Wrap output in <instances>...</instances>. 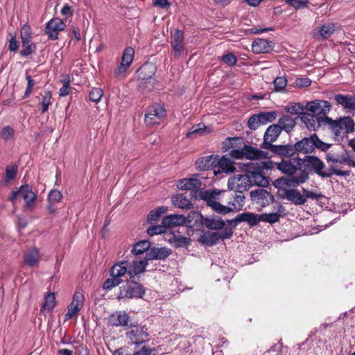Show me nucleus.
<instances>
[{"instance_id": "obj_1", "label": "nucleus", "mask_w": 355, "mask_h": 355, "mask_svg": "<svg viewBox=\"0 0 355 355\" xmlns=\"http://www.w3.org/2000/svg\"><path fill=\"white\" fill-rule=\"evenodd\" d=\"M202 200L214 211L222 214L241 210L245 204V197L241 192L234 191H216L209 189L200 192Z\"/></svg>"}, {"instance_id": "obj_2", "label": "nucleus", "mask_w": 355, "mask_h": 355, "mask_svg": "<svg viewBox=\"0 0 355 355\" xmlns=\"http://www.w3.org/2000/svg\"><path fill=\"white\" fill-rule=\"evenodd\" d=\"M331 146L332 144L321 141L316 134H313L309 137H304L295 144L296 153L304 154L312 153L315 148L327 152Z\"/></svg>"}, {"instance_id": "obj_3", "label": "nucleus", "mask_w": 355, "mask_h": 355, "mask_svg": "<svg viewBox=\"0 0 355 355\" xmlns=\"http://www.w3.org/2000/svg\"><path fill=\"white\" fill-rule=\"evenodd\" d=\"M325 120L329 124L334 134L337 137H342L345 134L352 132L354 130L355 123L349 116L341 117L335 121L327 116Z\"/></svg>"}, {"instance_id": "obj_4", "label": "nucleus", "mask_w": 355, "mask_h": 355, "mask_svg": "<svg viewBox=\"0 0 355 355\" xmlns=\"http://www.w3.org/2000/svg\"><path fill=\"white\" fill-rule=\"evenodd\" d=\"M145 293V288L141 284L135 281L128 282L119 288V299L141 298Z\"/></svg>"}, {"instance_id": "obj_5", "label": "nucleus", "mask_w": 355, "mask_h": 355, "mask_svg": "<svg viewBox=\"0 0 355 355\" xmlns=\"http://www.w3.org/2000/svg\"><path fill=\"white\" fill-rule=\"evenodd\" d=\"M304 167L322 178H329L331 176V173L326 169L324 162L317 157L315 156H306L303 159Z\"/></svg>"}, {"instance_id": "obj_6", "label": "nucleus", "mask_w": 355, "mask_h": 355, "mask_svg": "<svg viewBox=\"0 0 355 355\" xmlns=\"http://www.w3.org/2000/svg\"><path fill=\"white\" fill-rule=\"evenodd\" d=\"M233 234L231 228L225 227L220 232H207L200 236L199 242L208 246H212L218 243L219 240L230 239Z\"/></svg>"}, {"instance_id": "obj_7", "label": "nucleus", "mask_w": 355, "mask_h": 355, "mask_svg": "<svg viewBox=\"0 0 355 355\" xmlns=\"http://www.w3.org/2000/svg\"><path fill=\"white\" fill-rule=\"evenodd\" d=\"M135 57V50L132 47H127L124 49L121 60L114 69L116 77H125L130 68Z\"/></svg>"}, {"instance_id": "obj_8", "label": "nucleus", "mask_w": 355, "mask_h": 355, "mask_svg": "<svg viewBox=\"0 0 355 355\" xmlns=\"http://www.w3.org/2000/svg\"><path fill=\"white\" fill-rule=\"evenodd\" d=\"M227 186L231 191L243 193L251 187L250 178L245 174L235 175L229 179Z\"/></svg>"}, {"instance_id": "obj_9", "label": "nucleus", "mask_w": 355, "mask_h": 355, "mask_svg": "<svg viewBox=\"0 0 355 355\" xmlns=\"http://www.w3.org/2000/svg\"><path fill=\"white\" fill-rule=\"evenodd\" d=\"M263 151L256 149L250 146L244 145L241 149H233L231 150L230 155L236 159L245 157L249 159H259L264 157Z\"/></svg>"}, {"instance_id": "obj_10", "label": "nucleus", "mask_w": 355, "mask_h": 355, "mask_svg": "<svg viewBox=\"0 0 355 355\" xmlns=\"http://www.w3.org/2000/svg\"><path fill=\"white\" fill-rule=\"evenodd\" d=\"M166 116V110L161 105L149 107L145 114V122L148 125L159 124Z\"/></svg>"}, {"instance_id": "obj_11", "label": "nucleus", "mask_w": 355, "mask_h": 355, "mask_svg": "<svg viewBox=\"0 0 355 355\" xmlns=\"http://www.w3.org/2000/svg\"><path fill=\"white\" fill-rule=\"evenodd\" d=\"M21 39L22 42V50L20 53L23 56H28L33 53L36 46L32 42L31 28L28 25L24 24L21 30Z\"/></svg>"}, {"instance_id": "obj_12", "label": "nucleus", "mask_w": 355, "mask_h": 355, "mask_svg": "<svg viewBox=\"0 0 355 355\" xmlns=\"http://www.w3.org/2000/svg\"><path fill=\"white\" fill-rule=\"evenodd\" d=\"M85 297L82 292L76 291L73 297L72 302L68 306L67 313L65 314L64 320H68L77 317L79 311L84 306Z\"/></svg>"}, {"instance_id": "obj_13", "label": "nucleus", "mask_w": 355, "mask_h": 355, "mask_svg": "<svg viewBox=\"0 0 355 355\" xmlns=\"http://www.w3.org/2000/svg\"><path fill=\"white\" fill-rule=\"evenodd\" d=\"M66 27L64 21L58 18H53L45 26V34L52 40L58 39L59 33L63 31Z\"/></svg>"}, {"instance_id": "obj_14", "label": "nucleus", "mask_w": 355, "mask_h": 355, "mask_svg": "<svg viewBox=\"0 0 355 355\" xmlns=\"http://www.w3.org/2000/svg\"><path fill=\"white\" fill-rule=\"evenodd\" d=\"M202 182L199 178V175L195 174L189 178H184L180 180L178 183V187L182 190H196V195H198V196L202 199L200 196V192L202 190L199 189L202 187Z\"/></svg>"}, {"instance_id": "obj_15", "label": "nucleus", "mask_w": 355, "mask_h": 355, "mask_svg": "<svg viewBox=\"0 0 355 355\" xmlns=\"http://www.w3.org/2000/svg\"><path fill=\"white\" fill-rule=\"evenodd\" d=\"M335 31V24L328 22L313 28L311 31V36L317 41H323L329 38L334 34Z\"/></svg>"}, {"instance_id": "obj_16", "label": "nucleus", "mask_w": 355, "mask_h": 355, "mask_svg": "<svg viewBox=\"0 0 355 355\" xmlns=\"http://www.w3.org/2000/svg\"><path fill=\"white\" fill-rule=\"evenodd\" d=\"M309 178L307 173L302 171L297 175H287L276 180V183L282 187H295L299 184L305 182Z\"/></svg>"}, {"instance_id": "obj_17", "label": "nucleus", "mask_w": 355, "mask_h": 355, "mask_svg": "<svg viewBox=\"0 0 355 355\" xmlns=\"http://www.w3.org/2000/svg\"><path fill=\"white\" fill-rule=\"evenodd\" d=\"M126 336L130 341L138 345L149 340L148 329L144 327H135L126 333Z\"/></svg>"}, {"instance_id": "obj_18", "label": "nucleus", "mask_w": 355, "mask_h": 355, "mask_svg": "<svg viewBox=\"0 0 355 355\" xmlns=\"http://www.w3.org/2000/svg\"><path fill=\"white\" fill-rule=\"evenodd\" d=\"M252 201L260 205L266 207L272 202L273 196L266 189H257L250 191Z\"/></svg>"}, {"instance_id": "obj_19", "label": "nucleus", "mask_w": 355, "mask_h": 355, "mask_svg": "<svg viewBox=\"0 0 355 355\" xmlns=\"http://www.w3.org/2000/svg\"><path fill=\"white\" fill-rule=\"evenodd\" d=\"M281 132L282 128L280 125L276 124L270 125L265 132L263 136L264 142L261 147L266 149L270 148V146H273L272 143L277 140Z\"/></svg>"}, {"instance_id": "obj_20", "label": "nucleus", "mask_w": 355, "mask_h": 355, "mask_svg": "<svg viewBox=\"0 0 355 355\" xmlns=\"http://www.w3.org/2000/svg\"><path fill=\"white\" fill-rule=\"evenodd\" d=\"M331 104L326 101L315 100L308 102L305 105V109L315 114H325L331 109Z\"/></svg>"}, {"instance_id": "obj_21", "label": "nucleus", "mask_w": 355, "mask_h": 355, "mask_svg": "<svg viewBox=\"0 0 355 355\" xmlns=\"http://www.w3.org/2000/svg\"><path fill=\"white\" fill-rule=\"evenodd\" d=\"M171 46L177 57H179L184 51V35L180 30H175L171 35Z\"/></svg>"}, {"instance_id": "obj_22", "label": "nucleus", "mask_w": 355, "mask_h": 355, "mask_svg": "<svg viewBox=\"0 0 355 355\" xmlns=\"http://www.w3.org/2000/svg\"><path fill=\"white\" fill-rule=\"evenodd\" d=\"M129 261H121L116 263L112 266L110 270L111 277H116L117 279H121L122 277L127 275L129 277Z\"/></svg>"}, {"instance_id": "obj_23", "label": "nucleus", "mask_w": 355, "mask_h": 355, "mask_svg": "<svg viewBox=\"0 0 355 355\" xmlns=\"http://www.w3.org/2000/svg\"><path fill=\"white\" fill-rule=\"evenodd\" d=\"M20 196L26 202V207L32 209L34 207V202L36 199V194L32 191L28 184L22 185L19 188Z\"/></svg>"}, {"instance_id": "obj_24", "label": "nucleus", "mask_w": 355, "mask_h": 355, "mask_svg": "<svg viewBox=\"0 0 355 355\" xmlns=\"http://www.w3.org/2000/svg\"><path fill=\"white\" fill-rule=\"evenodd\" d=\"M148 261L146 258L144 260L134 259L131 263L129 262V279H134L135 276L143 273L146 270L148 265Z\"/></svg>"}, {"instance_id": "obj_25", "label": "nucleus", "mask_w": 355, "mask_h": 355, "mask_svg": "<svg viewBox=\"0 0 355 355\" xmlns=\"http://www.w3.org/2000/svg\"><path fill=\"white\" fill-rule=\"evenodd\" d=\"M268 150H270L275 153L285 157H291L296 153L295 144L293 146L290 144L273 145L270 146Z\"/></svg>"}, {"instance_id": "obj_26", "label": "nucleus", "mask_w": 355, "mask_h": 355, "mask_svg": "<svg viewBox=\"0 0 355 355\" xmlns=\"http://www.w3.org/2000/svg\"><path fill=\"white\" fill-rule=\"evenodd\" d=\"M347 164V152H345L341 157H340L338 160L335 161L333 164H331V166L329 169V172L332 174L338 175V176H349L350 174L349 171H344L338 168L339 165Z\"/></svg>"}, {"instance_id": "obj_27", "label": "nucleus", "mask_w": 355, "mask_h": 355, "mask_svg": "<svg viewBox=\"0 0 355 355\" xmlns=\"http://www.w3.org/2000/svg\"><path fill=\"white\" fill-rule=\"evenodd\" d=\"M272 48V42L262 38L255 40L252 44V51L257 54L267 53L271 50Z\"/></svg>"}, {"instance_id": "obj_28", "label": "nucleus", "mask_w": 355, "mask_h": 355, "mask_svg": "<svg viewBox=\"0 0 355 355\" xmlns=\"http://www.w3.org/2000/svg\"><path fill=\"white\" fill-rule=\"evenodd\" d=\"M171 253V250L166 248H152L146 254L147 260L164 259Z\"/></svg>"}, {"instance_id": "obj_29", "label": "nucleus", "mask_w": 355, "mask_h": 355, "mask_svg": "<svg viewBox=\"0 0 355 355\" xmlns=\"http://www.w3.org/2000/svg\"><path fill=\"white\" fill-rule=\"evenodd\" d=\"M284 198L295 205H302L306 202V198L295 189H286Z\"/></svg>"}, {"instance_id": "obj_30", "label": "nucleus", "mask_w": 355, "mask_h": 355, "mask_svg": "<svg viewBox=\"0 0 355 355\" xmlns=\"http://www.w3.org/2000/svg\"><path fill=\"white\" fill-rule=\"evenodd\" d=\"M217 162V157L214 155H208L200 157L196 162V168L199 170H209L212 168Z\"/></svg>"}, {"instance_id": "obj_31", "label": "nucleus", "mask_w": 355, "mask_h": 355, "mask_svg": "<svg viewBox=\"0 0 355 355\" xmlns=\"http://www.w3.org/2000/svg\"><path fill=\"white\" fill-rule=\"evenodd\" d=\"M235 221L241 223L245 222L250 227L257 225L260 222V214L252 212H243L236 216Z\"/></svg>"}, {"instance_id": "obj_32", "label": "nucleus", "mask_w": 355, "mask_h": 355, "mask_svg": "<svg viewBox=\"0 0 355 355\" xmlns=\"http://www.w3.org/2000/svg\"><path fill=\"white\" fill-rule=\"evenodd\" d=\"M166 236L165 240L177 248L187 246L190 243V239L175 234L171 232H168V234H166Z\"/></svg>"}, {"instance_id": "obj_33", "label": "nucleus", "mask_w": 355, "mask_h": 355, "mask_svg": "<svg viewBox=\"0 0 355 355\" xmlns=\"http://www.w3.org/2000/svg\"><path fill=\"white\" fill-rule=\"evenodd\" d=\"M24 263L31 266H37L40 261L39 250L36 248L26 250L24 255Z\"/></svg>"}, {"instance_id": "obj_34", "label": "nucleus", "mask_w": 355, "mask_h": 355, "mask_svg": "<svg viewBox=\"0 0 355 355\" xmlns=\"http://www.w3.org/2000/svg\"><path fill=\"white\" fill-rule=\"evenodd\" d=\"M129 316L125 312H117L110 315L109 323L115 327L126 326L128 324Z\"/></svg>"}, {"instance_id": "obj_35", "label": "nucleus", "mask_w": 355, "mask_h": 355, "mask_svg": "<svg viewBox=\"0 0 355 355\" xmlns=\"http://www.w3.org/2000/svg\"><path fill=\"white\" fill-rule=\"evenodd\" d=\"M216 164L218 166V170H214V173L216 175L220 173V169L221 171L225 172L226 173H233L235 171V167L233 165V162L232 160L227 157L226 156H223L220 159H217Z\"/></svg>"}, {"instance_id": "obj_36", "label": "nucleus", "mask_w": 355, "mask_h": 355, "mask_svg": "<svg viewBox=\"0 0 355 355\" xmlns=\"http://www.w3.org/2000/svg\"><path fill=\"white\" fill-rule=\"evenodd\" d=\"M186 223V218L183 215L173 214L162 219V223L167 227L179 226Z\"/></svg>"}, {"instance_id": "obj_37", "label": "nucleus", "mask_w": 355, "mask_h": 355, "mask_svg": "<svg viewBox=\"0 0 355 355\" xmlns=\"http://www.w3.org/2000/svg\"><path fill=\"white\" fill-rule=\"evenodd\" d=\"M205 226L209 230H223L225 229V222L218 217L206 218L203 220Z\"/></svg>"}, {"instance_id": "obj_38", "label": "nucleus", "mask_w": 355, "mask_h": 355, "mask_svg": "<svg viewBox=\"0 0 355 355\" xmlns=\"http://www.w3.org/2000/svg\"><path fill=\"white\" fill-rule=\"evenodd\" d=\"M172 204L177 207L190 209L193 205L191 201L182 194H177L171 198Z\"/></svg>"}, {"instance_id": "obj_39", "label": "nucleus", "mask_w": 355, "mask_h": 355, "mask_svg": "<svg viewBox=\"0 0 355 355\" xmlns=\"http://www.w3.org/2000/svg\"><path fill=\"white\" fill-rule=\"evenodd\" d=\"M336 102L350 110H355V96H345L343 94H337L335 96Z\"/></svg>"}, {"instance_id": "obj_40", "label": "nucleus", "mask_w": 355, "mask_h": 355, "mask_svg": "<svg viewBox=\"0 0 355 355\" xmlns=\"http://www.w3.org/2000/svg\"><path fill=\"white\" fill-rule=\"evenodd\" d=\"M210 132L209 129L205 125L198 123L193 125L187 134V137L194 139L198 135H205Z\"/></svg>"}, {"instance_id": "obj_41", "label": "nucleus", "mask_w": 355, "mask_h": 355, "mask_svg": "<svg viewBox=\"0 0 355 355\" xmlns=\"http://www.w3.org/2000/svg\"><path fill=\"white\" fill-rule=\"evenodd\" d=\"M277 168L287 175H294L296 173L297 168L290 161L282 160L277 164Z\"/></svg>"}, {"instance_id": "obj_42", "label": "nucleus", "mask_w": 355, "mask_h": 355, "mask_svg": "<svg viewBox=\"0 0 355 355\" xmlns=\"http://www.w3.org/2000/svg\"><path fill=\"white\" fill-rule=\"evenodd\" d=\"M278 123V125L281 126L282 130H284L287 132H291L295 125V120L288 115L281 117Z\"/></svg>"}, {"instance_id": "obj_43", "label": "nucleus", "mask_w": 355, "mask_h": 355, "mask_svg": "<svg viewBox=\"0 0 355 355\" xmlns=\"http://www.w3.org/2000/svg\"><path fill=\"white\" fill-rule=\"evenodd\" d=\"M301 119L310 130H315V127L319 125L318 119L313 114L304 113L302 114Z\"/></svg>"}, {"instance_id": "obj_44", "label": "nucleus", "mask_w": 355, "mask_h": 355, "mask_svg": "<svg viewBox=\"0 0 355 355\" xmlns=\"http://www.w3.org/2000/svg\"><path fill=\"white\" fill-rule=\"evenodd\" d=\"M249 177L250 178L251 186L257 184L261 187H266L269 183L268 179L260 173L253 172Z\"/></svg>"}, {"instance_id": "obj_45", "label": "nucleus", "mask_w": 355, "mask_h": 355, "mask_svg": "<svg viewBox=\"0 0 355 355\" xmlns=\"http://www.w3.org/2000/svg\"><path fill=\"white\" fill-rule=\"evenodd\" d=\"M345 152L343 150V149L337 146L336 148H334L331 150H330L326 155V159L328 163H331L333 164L335 161L338 160V159L341 157Z\"/></svg>"}, {"instance_id": "obj_46", "label": "nucleus", "mask_w": 355, "mask_h": 355, "mask_svg": "<svg viewBox=\"0 0 355 355\" xmlns=\"http://www.w3.org/2000/svg\"><path fill=\"white\" fill-rule=\"evenodd\" d=\"M282 208V207L280 206L278 209V212L260 214V222L262 221L270 224L278 222L281 216V214H279V212Z\"/></svg>"}, {"instance_id": "obj_47", "label": "nucleus", "mask_w": 355, "mask_h": 355, "mask_svg": "<svg viewBox=\"0 0 355 355\" xmlns=\"http://www.w3.org/2000/svg\"><path fill=\"white\" fill-rule=\"evenodd\" d=\"M150 243L148 241H141L137 242L132 248L131 252L135 255L143 254L146 251H148Z\"/></svg>"}, {"instance_id": "obj_48", "label": "nucleus", "mask_w": 355, "mask_h": 355, "mask_svg": "<svg viewBox=\"0 0 355 355\" xmlns=\"http://www.w3.org/2000/svg\"><path fill=\"white\" fill-rule=\"evenodd\" d=\"M55 306V297L53 293H48L45 296V302L42 306L44 311H51Z\"/></svg>"}, {"instance_id": "obj_49", "label": "nucleus", "mask_w": 355, "mask_h": 355, "mask_svg": "<svg viewBox=\"0 0 355 355\" xmlns=\"http://www.w3.org/2000/svg\"><path fill=\"white\" fill-rule=\"evenodd\" d=\"M257 115L261 124H266L267 123L272 122L277 117V113L275 111L263 112L258 114Z\"/></svg>"}, {"instance_id": "obj_50", "label": "nucleus", "mask_w": 355, "mask_h": 355, "mask_svg": "<svg viewBox=\"0 0 355 355\" xmlns=\"http://www.w3.org/2000/svg\"><path fill=\"white\" fill-rule=\"evenodd\" d=\"M286 112L291 114H300L304 111V107L299 103H292L285 107Z\"/></svg>"}, {"instance_id": "obj_51", "label": "nucleus", "mask_w": 355, "mask_h": 355, "mask_svg": "<svg viewBox=\"0 0 355 355\" xmlns=\"http://www.w3.org/2000/svg\"><path fill=\"white\" fill-rule=\"evenodd\" d=\"M166 227H167V226H165L162 223V225H154V226L150 227L148 229L147 232L150 236H154L156 234H159L164 233V238H165V237H166V234H168V232L166 231Z\"/></svg>"}, {"instance_id": "obj_52", "label": "nucleus", "mask_w": 355, "mask_h": 355, "mask_svg": "<svg viewBox=\"0 0 355 355\" xmlns=\"http://www.w3.org/2000/svg\"><path fill=\"white\" fill-rule=\"evenodd\" d=\"M51 104V93L49 91H46L44 93V95L42 97V101L41 102V112H46L49 106Z\"/></svg>"}, {"instance_id": "obj_53", "label": "nucleus", "mask_w": 355, "mask_h": 355, "mask_svg": "<svg viewBox=\"0 0 355 355\" xmlns=\"http://www.w3.org/2000/svg\"><path fill=\"white\" fill-rule=\"evenodd\" d=\"M121 282V279H117L116 277H112L105 281L103 285V288L104 290H110L112 288L119 286Z\"/></svg>"}, {"instance_id": "obj_54", "label": "nucleus", "mask_w": 355, "mask_h": 355, "mask_svg": "<svg viewBox=\"0 0 355 355\" xmlns=\"http://www.w3.org/2000/svg\"><path fill=\"white\" fill-rule=\"evenodd\" d=\"M287 84V80L285 77L279 76L273 81L274 90L275 92H282Z\"/></svg>"}, {"instance_id": "obj_55", "label": "nucleus", "mask_w": 355, "mask_h": 355, "mask_svg": "<svg viewBox=\"0 0 355 355\" xmlns=\"http://www.w3.org/2000/svg\"><path fill=\"white\" fill-rule=\"evenodd\" d=\"M15 131L12 128L8 125L2 128L0 132V137L5 141L10 140L13 138Z\"/></svg>"}, {"instance_id": "obj_56", "label": "nucleus", "mask_w": 355, "mask_h": 355, "mask_svg": "<svg viewBox=\"0 0 355 355\" xmlns=\"http://www.w3.org/2000/svg\"><path fill=\"white\" fill-rule=\"evenodd\" d=\"M103 95V91L101 88H92L89 92L90 101L98 103Z\"/></svg>"}, {"instance_id": "obj_57", "label": "nucleus", "mask_w": 355, "mask_h": 355, "mask_svg": "<svg viewBox=\"0 0 355 355\" xmlns=\"http://www.w3.org/2000/svg\"><path fill=\"white\" fill-rule=\"evenodd\" d=\"M62 198V193L58 190H52L48 196L49 202L50 204H55L59 202Z\"/></svg>"}, {"instance_id": "obj_58", "label": "nucleus", "mask_w": 355, "mask_h": 355, "mask_svg": "<svg viewBox=\"0 0 355 355\" xmlns=\"http://www.w3.org/2000/svg\"><path fill=\"white\" fill-rule=\"evenodd\" d=\"M26 79L27 80V87L24 95V98L29 96V95L32 93L33 88L35 84V80L27 72L26 73Z\"/></svg>"}, {"instance_id": "obj_59", "label": "nucleus", "mask_w": 355, "mask_h": 355, "mask_svg": "<svg viewBox=\"0 0 355 355\" xmlns=\"http://www.w3.org/2000/svg\"><path fill=\"white\" fill-rule=\"evenodd\" d=\"M221 60L229 66H234L238 60L234 54L229 52L221 57Z\"/></svg>"}, {"instance_id": "obj_60", "label": "nucleus", "mask_w": 355, "mask_h": 355, "mask_svg": "<svg viewBox=\"0 0 355 355\" xmlns=\"http://www.w3.org/2000/svg\"><path fill=\"white\" fill-rule=\"evenodd\" d=\"M258 119H259L257 114H254L249 118L248 126L250 130H254L258 128L260 124H261V121Z\"/></svg>"}, {"instance_id": "obj_61", "label": "nucleus", "mask_w": 355, "mask_h": 355, "mask_svg": "<svg viewBox=\"0 0 355 355\" xmlns=\"http://www.w3.org/2000/svg\"><path fill=\"white\" fill-rule=\"evenodd\" d=\"M303 196L306 198H311L312 200H318L323 197V195L320 193H315L312 191H309L305 189H302Z\"/></svg>"}, {"instance_id": "obj_62", "label": "nucleus", "mask_w": 355, "mask_h": 355, "mask_svg": "<svg viewBox=\"0 0 355 355\" xmlns=\"http://www.w3.org/2000/svg\"><path fill=\"white\" fill-rule=\"evenodd\" d=\"M286 3L295 9H300L306 6L308 0H286Z\"/></svg>"}, {"instance_id": "obj_63", "label": "nucleus", "mask_w": 355, "mask_h": 355, "mask_svg": "<svg viewBox=\"0 0 355 355\" xmlns=\"http://www.w3.org/2000/svg\"><path fill=\"white\" fill-rule=\"evenodd\" d=\"M311 84V80L308 78H297L295 80V85L300 88L309 87Z\"/></svg>"}, {"instance_id": "obj_64", "label": "nucleus", "mask_w": 355, "mask_h": 355, "mask_svg": "<svg viewBox=\"0 0 355 355\" xmlns=\"http://www.w3.org/2000/svg\"><path fill=\"white\" fill-rule=\"evenodd\" d=\"M135 355H155V354L153 349L144 346L141 349L136 352Z\"/></svg>"}]
</instances>
